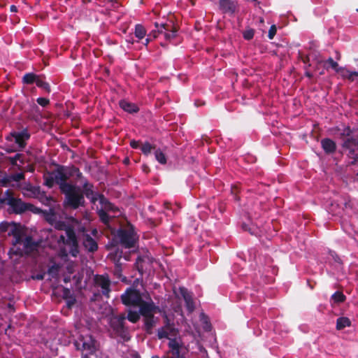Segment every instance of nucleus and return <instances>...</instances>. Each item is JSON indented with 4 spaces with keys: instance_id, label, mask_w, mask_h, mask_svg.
<instances>
[{
    "instance_id": "obj_35",
    "label": "nucleus",
    "mask_w": 358,
    "mask_h": 358,
    "mask_svg": "<svg viewBox=\"0 0 358 358\" xmlns=\"http://www.w3.org/2000/svg\"><path fill=\"white\" fill-rule=\"evenodd\" d=\"M141 261H144L143 259H142L141 257H138L136 261V267H137L138 270L139 271V272H142L143 269V265L141 264Z\"/></svg>"
},
{
    "instance_id": "obj_21",
    "label": "nucleus",
    "mask_w": 358,
    "mask_h": 358,
    "mask_svg": "<svg viewBox=\"0 0 358 358\" xmlns=\"http://www.w3.org/2000/svg\"><path fill=\"white\" fill-rule=\"evenodd\" d=\"M134 34L138 40H141L146 35V30L141 24H136L135 27Z\"/></svg>"
},
{
    "instance_id": "obj_42",
    "label": "nucleus",
    "mask_w": 358,
    "mask_h": 358,
    "mask_svg": "<svg viewBox=\"0 0 358 358\" xmlns=\"http://www.w3.org/2000/svg\"><path fill=\"white\" fill-rule=\"evenodd\" d=\"M349 131H350V129H348L347 131H345L344 134H346L347 135H349Z\"/></svg>"
},
{
    "instance_id": "obj_46",
    "label": "nucleus",
    "mask_w": 358,
    "mask_h": 358,
    "mask_svg": "<svg viewBox=\"0 0 358 358\" xmlns=\"http://www.w3.org/2000/svg\"><path fill=\"white\" fill-rule=\"evenodd\" d=\"M124 259H125V260H128L129 259L127 256L124 257Z\"/></svg>"
},
{
    "instance_id": "obj_22",
    "label": "nucleus",
    "mask_w": 358,
    "mask_h": 358,
    "mask_svg": "<svg viewBox=\"0 0 358 358\" xmlns=\"http://www.w3.org/2000/svg\"><path fill=\"white\" fill-rule=\"evenodd\" d=\"M156 159L162 164L166 163L165 155L159 150H157L155 152Z\"/></svg>"
},
{
    "instance_id": "obj_44",
    "label": "nucleus",
    "mask_w": 358,
    "mask_h": 358,
    "mask_svg": "<svg viewBox=\"0 0 358 358\" xmlns=\"http://www.w3.org/2000/svg\"><path fill=\"white\" fill-rule=\"evenodd\" d=\"M68 269H69V272L70 273H73V270H72L71 268H68Z\"/></svg>"
},
{
    "instance_id": "obj_33",
    "label": "nucleus",
    "mask_w": 358,
    "mask_h": 358,
    "mask_svg": "<svg viewBox=\"0 0 358 358\" xmlns=\"http://www.w3.org/2000/svg\"><path fill=\"white\" fill-rule=\"evenodd\" d=\"M37 102L42 106H45L49 103V100L45 98H38Z\"/></svg>"
},
{
    "instance_id": "obj_24",
    "label": "nucleus",
    "mask_w": 358,
    "mask_h": 358,
    "mask_svg": "<svg viewBox=\"0 0 358 358\" xmlns=\"http://www.w3.org/2000/svg\"><path fill=\"white\" fill-rule=\"evenodd\" d=\"M38 77L36 76L33 73H27L23 77V80L25 83L31 84L36 83V80H37Z\"/></svg>"
},
{
    "instance_id": "obj_41",
    "label": "nucleus",
    "mask_w": 358,
    "mask_h": 358,
    "mask_svg": "<svg viewBox=\"0 0 358 358\" xmlns=\"http://www.w3.org/2000/svg\"><path fill=\"white\" fill-rule=\"evenodd\" d=\"M97 233H98V232H97V230H96V229H93V231H92V234H93V235H94V236H96Z\"/></svg>"
},
{
    "instance_id": "obj_39",
    "label": "nucleus",
    "mask_w": 358,
    "mask_h": 358,
    "mask_svg": "<svg viewBox=\"0 0 358 358\" xmlns=\"http://www.w3.org/2000/svg\"><path fill=\"white\" fill-rule=\"evenodd\" d=\"M10 10H11L12 12H16V11H17V8H16V6H10Z\"/></svg>"
},
{
    "instance_id": "obj_3",
    "label": "nucleus",
    "mask_w": 358,
    "mask_h": 358,
    "mask_svg": "<svg viewBox=\"0 0 358 358\" xmlns=\"http://www.w3.org/2000/svg\"><path fill=\"white\" fill-rule=\"evenodd\" d=\"M0 231H7L9 236H13V247L10 250L11 254L22 256L38 250L39 245L26 236L24 229L20 224L2 222Z\"/></svg>"
},
{
    "instance_id": "obj_9",
    "label": "nucleus",
    "mask_w": 358,
    "mask_h": 358,
    "mask_svg": "<svg viewBox=\"0 0 358 358\" xmlns=\"http://www.w3.org/2000/svg\"><path fill=\"white\" fill-rule=\"evenodd\" d=\"M169 348L173 358H185L181 352L187 348L179 334L169 340Z\"/></svg>"
},
{
    "instance_id": "obj_29",
    "label": "nucleus",
    "mask_w": 358,
    "mask_h": 358,
    "mask_svg": "<svg viewBox=\"0 0 358 358\" xmlns=\"http://www.w3.org/2000/svg\"><path fill=\"white\" fill-rule=\"evenodd\" d=\"M60 266V264H54L50 268H49V273L52 275H55L57 274L59 268Z\"/></svg>"
},
{
    "instance_id": "obj_30",
    "label": "nucleus",
    "mask_w": 358,
    "mask_h": 358,
    "mask_svg": "<svg viewBox=\"0 0 358 358\" xmlns=\"http://www.w3.org/2000/svg\"><path fill=\"white\" fill-rule=\"evenodd\" d=\"M327 63L329 64V66L336 71V72L338 71V69H339L340 67L338 66L337 62H334L333 59L329 58L327 60Z\"/></svg>"
},
{
    "instance_id": "obj_17",
    "label": "nucleus",
    "mask_w": 358,
    "mask_h": 358,
    "mask_svg": "<svg viewBox=\"0 0 358 358\" xmlns=\"http://www.w3.org/2000/svg\"><path fill=\"white\" fill-rule=\"evenodd\" d=\"M124 320V317H120V318H113V320L112 321V326L113 328L116 330L117 333H122L124 334V336L125 337V331L123 328V321Z\"/></svg>"
},
{
    "instance_id": "obj_36",
    "label": "nucleus",
    "mask_w": 358,
    "mask_h": 358,
    "mask_svg": "<svg viewBox=\"0 0 358 358\" xmlns=\"http://www.w3.org/2000/svg\"><path fill=\"white\" fill-rule=\"evenodd\" d=\"M201 319L204 320V322H205L204 328H205V329L206 331L210 330V324H208V322L207 321H206V318H205L204 315H201Z\"/></svg>"
},
{
    "instance_id": "obj_25",
    "label": "nucleus",
    "mask_w": 358,
    "mask_h": 358,
    "mask_svg": "<svg viewBox=\"0 0 358 358\" xmlns=\"http://www.w3.org/2000/svg\"><path fill=\"white\" fill-rule=\"evenodd\" d=\"M36 85L38 87H41V88L45 90L48 92L50 91V86H49V85L47 83H45V81H43V80H41V78H38L37 80H36Z\"/></svg>"
},
{
    "instance_id": "obj_6",
    "label": "nucleus",
    "mask_w": 358,
    "mask_h": 358,
    "mask_svg": "<svg viewBox=\"0 0 358 358\" xmlns=\"http://www.w3.org/2000/svg\"><path fill=\"white\" fill-rule=\"evenodd\" d=\"M29 138V134L27 131L10 133V135L6 137L8 152H15L19 148H24L25 146V142Z\"/></svg>"
},
{
    "instance_id": "obj_8",
    "label": "nucleus",
    "mask_w": 358,
    "mask_h": 358,
    "mask_svg": "<svg viewBox=\"0 0 358 358\" xmlns=\"http://www.w3.org/2000/svg\"><path fill=\"white\" fill-rule=\"evenodd\" d=\"M165 324L159 328L157 331V336L159 339L166 338L169 341L178 336L179 334L178 329L174 327V324L171 322V319L165 314L164 315Z\"/></svg>"
},
{
    "instance_id": "obj_38",
    "label": "nucleus",
    "mask_w": 358,
    "mask_h": 358,
    "mask_svg": "<svg viewBox=\"0 0 358 358\" xmlns=\"http://www.w3.org/2000/svg\"><path fill=\"white\" fill-rule=\"evenodd\" d=\"M74 301L73 300H69L67 303H68V306L70 308L71 307V306L73 304Z\"/></svg>"
},
{
    "instance_id": "obj_43",
    "label": "nucleus",
    "mask_w": 358,
    "mask_h": 358,
    "mask_svg": "<svg viewBox=\"0 0 358 358\" xmlns=\"http://www.w3.org/2000/svg\"><path fill=\"white\" fill-rule=\"evenodd\" d=\"M66 292L70 293V291H69V290H68V289H65V290H64V294H66Z\"/></svg>"
},
{
    "instance_id": "obj_14",
    "label": "nucleus",
    "mask_w": 358,
    "mask_h": 358,
    "mask_svg": "<svg viewBox=\"0 0 358 358\" xmlns=\"http://www.w3.org/2000/svg\"><path fill=\"white\" fill-rule=\"evenodd\" d=\"M95 283L97 286L101 287L103 294L108 296L110 289V280L108 276L106 275H96L94 278Z\"/></svg>"
},
{
    "instance_id": "obj_18",
    "label": "nucleus",
    "mask_w": 358,
    "mask_h": 358,
    "mask_svg": "<svg viewBox=\"0 0 358 358\" xmlns=\"http://www.w3.org/2000/svg\"><path fill=\"white\" fill-rule=\"evenodd\" d=\"M321 143L322 148L327 153H331L336 150L335 143L329 138L322 140Z\"/></svg>"
},
{
    "instance_id": "obj_15",
    "label": "nucleus",
    "mask_w": 358,
    "mask_h": 358,
    "mask_svg": "<svg viewBox=\"0 0 358 358\" xmlns=\"http://www.w3.org/2000/svg\"><path fill=\"white\" fill-rule=\"evenodd\" d=\"M343 78H347L351 81L358 80V72L351 71L343 67H340L336 72Z\"/></svg>"
},
{
    "instance_id": "obj_11",
    "label": "nucleus",
    "mask_w": 358,
    "mask_h": 358,
    "mask_svg": "<svg viewBox=\"0 0 358 358\" xmlns=\"http://www.w3.org/2000/svg\"><path fill=\"white\" fill-rule=\"evenodd\" d=\"M9 203L13 206V209L16 213H22L25 210H31L34 213L38 212V209L37 208L34 207L33 205L30 203H27L21 200L11 199L9 201Z\"/></svg>"
},
{
    "instance_id": "obj_19",
    "label": "nucleus",
    "mask_w": 358,
    "mask_h": 358,
    "mask_svg": "<svg viewBox=\"0 0 358 358\" xmlns=\"http://www.w3.org/2000/svg\"><path fill=\"white\" fill-rule=\"evenodd\" d=\"M120 107L125 111L128 113H135L138 111V107L131 103H129L127 101H121L120 102Z\"/></svg>"
},
{
    "instance_id": "obj_47",
    "label": "nucleus",
    "mask_w": 358,
    "mask_h": 358,
    "mask_svg": "<svg viewBox=\"0 0 358 358\" xmlns=\"http://www.w3.org/2000/svg\"><path fill=\"white\" fill-rule=\"evenodd\" d=\"M3 202V199H0V203Z\"/></svg>"
},
{
    "instance_id": "obj_5",
    "label": "nucleus",
    "mask_w": 358,
    "mask_h": 358,
    "mask_svg": "<svg viewBox=\"0 0 358 358\" xmlns=\"http://www.w3.org/2000/svg\"><path fill=\"white\" fill-rule=\"evenodd\" d=\"M83 191L86 196L90 199L93 203L96 201L99 203L101 206L99 209V215L104 224H108L110 217H117L120 214L119 209L108 202L103 196L94 194L90 184L85 183L83 186Z\"/></svg>"
},
{
    "instance_id": "obj_32",
    "label": "nucleus",
    "mask_w": 358,
    "mask_h": 358,
    "mask_svg": "<svg viewBox=\"0 0 358 358\" xmlns=\"http://www.w3.org/2000/svg\"><path fill=\"white\" fill-rule=\"evenodd\" d=\"M254 36V31L252 29L247 30L244 31L243 36L245 39L250 40Z\"/></svg>"
},
{
    "instance_id": "obj_27",
    "label": "nucleus",
    "mask_w": 358,
    "mask_h": 358,
    "mask_svg": "<svg viewBox=\"0 0 358 358\" xmlns=\"http://www.w3.org/2000/svg\"><path fill=\"white\" fill-rule=\"evenodd\" d=\"M152 149V147L148 143H145L143 144L141 146V150L145 155H148V154L150 153Z\"/></svg>"
},
{
    "instance_id": "obj_2",
    "label": "nucleus",
    "mask_w": 358,
    "mask_h": 358,
    "mask_svg": "<svg viewBox=\"0 0 358 358\" xmlns=\"http://www.w3.org/2000/svg\"><path fill=\"white\" fill-rule=\"evenodd\" d=\"M69 176V171L66 168H59L45 174V184L48 187H52L55 183L58 184L61 191L66 195L65 205L76 209L83 205L85 199L81 188L66 182Z\"/></svg>"
},
{
    "instance_id": "obj_23",
    "label": "nucleus",
    "mask_w": 358,
    "mask_h": 358,
    "mask_svg": "<svg viewBox=\"0 0 358 358\" xmlns=\"http://www.w3.org/2000/svg\"><path fill=\"white\" fill-rule=\"evenodd\" d=\"M140 314L136 311L129 310L127 318L131 322H136L139 320Z\"/></svg>"
},
{
    "instance_id": "obj_20",
    "label": "nucleus",
    "mask_w": 358,
    "mask_h": 358,
    "mask_svg": "<svg viewBox=\"0 0 358 358\" xmlns=\"http://www.w3.org/2000/svg\"><path fill=\"white\" fill-rule=\"evenodd\" d=\"M350 320L348 317H339L336 322V329L338 330L343 329L347 327H350Z\"/></svg>"
},
{
    "instance_id": "obj_37",
    "label": "nucleus",
    "mask_w": 358,
    "mask_h": 358,
    "mask_svg": "<svg viewBox=\"0 0 358 358\" xmlns=\"http://www.w3.org/2000/svg\"><path fill=\"white\" fill-rule=\"evenodd\" d=\"M130 145L133 148H137L138 146V142L135 141H131L130 143Z\"/></svg>"
},
{
    "instance_id": "obj_40",
    "label": "nucleus",
    "mask_w": 358,
    "mask_h": 358,
    "mask_svg": "<svg viewBox=\"0 0 358 358\" xmlns=\"http://www.w3.org/2000/svg\"><path fill=\"white\" fill-rule=\"evenodd\" d=\"M150 38L148 37L145 40L144 45H148V44L150 43Z\"/></svg>"
},
{
    "instance_id": "obj_45",
    "label": "nucleus",
    "mask_w": 358,
    "mask_h": 358,
    "mask_svg": "<svg viewBox=\"0 0 358 358\" xmlns=\"http://www.w3.org/2000/svg\"><path fill=\"white\" fill-rule=\"evenodd\" d=\"M116 255V256H119L120 257H121V255H118V253H117V252L116 253V255Z\"/></svg>"
},
{
    "instance_id": "obj_13",
    "label": "nucleus",
    "mask_w": 358,
    "mask_h": 358,
    "mask_svg": "<svg viewBox=\"0 0 358 358\" xmlns=\"http://www.w3.org/2000/svg\"><path fill=\"white\" fill-rule=\"evenodd\" d=\"M344 147L348 150L350 157L357 160L358 159V141L355 139H348L344 143Z\"/></svg>"
},
{
    "instance_id": "obj_4",
    "label": "nucleus",
    "mask_w": 358,
    "mask_h": 358,
    "mask_svg": "<svg viewBox=\"0 0 358 358\" xmlns=\"http://www.w3.org/2000/svg\"><path fill=\"white\" fill-rule=\"evenodd\" d=\"M122 300L127 306L138 307L140 314L145 317V325L148 328L153 326V315L159 308L150 298L144 299V296L141 295L138 291L129 288L122 295Z\"/></svg>"
},
{
    "instance_id": "obj_28",
    "label": "nucleus",
    "mask_w": 358,
    "mask_h": 358,
    "mask_svg": "<svg viewBox=\"0 0 358 358\" xmlns=\"http://www.w3.org/2000/svg\"><path fill=\"white\" fill-rule=\"evenodd\" d=\"M21 158H22V155L17 154L14 157H11L10 159V163L12 164H13V165H18L17 164V161H20V163L22 164L23 161H22V159Z\"/></svg>"
},
{
    "instance_id": "obj_1",
    "label": "nucleus",
    "mask_w": 358,
    "mask_h": 358,
    "mask_svg": "<svg viewBox=\"0 0 358 358\" xmlns=\"http://www.w3.org/2000/svg\"><path fill=\"white\" fill-rule=\"evenodd\" d=\"M45 219L56 229L64 231V232L56 235L59 237L58 255L61 259L66 260L69 254L73 257H76L78 253L76 231L82 233L83 245L88 251L94 252L97 249L96 241L85 233V228L81 226L78 220L70 218L68 220L69 224L67 225L64 221L61 220V217L54 208L49 209V212L45 215Z\"/></svg>"
},
{
    "instance_id": "obj_16",
    "label": "nucleus",
    "mask_w": 358,
    "mask_h": 358,
    "mask_svg": "<svg viewBox=\"0 0 358 358\" xmlns=\"http://www.w3.org/2000/svg\"><path fill=\"white\" fill-rule=\"evenodd\" d=\"M220 6L223 11L226 13H233L236 8L234 2L231 0H221Z\"/></svg>"
},
{
    "instance_id": "obj_31",
    "label": "nucleus",
    "mask_w": 358,
    "mask_h": 358,
    "mask_svg": "<svg viewBox=\"0 0 358 358\" xmlns=\"http://www.w3.org/2000/svg\"><path fill=\"white\" fill-rule=\"evenodd\" d=\"M276 27L275 25H272L270 29H269V31H268V38L269 39H273L274 36L276 34Z\"/></svg>"
},
{
    "instance_id": "obj_7",
    "label": "nucleus",
    "mask_w": 358,
    "mask_h": 358,
    "mask_svg": "<svg viewBox=\"0 0 358 358\" xmlns=\"http://www.w3.org/2000/svg\"><path fill=\"white\" fill-rule=\"evenodd\" d=\"M115 238L125 248H132L135 247L136 237L132 229L118 230Z\"/></svg>"
},
{
    "instance_id": "obj_26",
    "label": "nucleus",
    "mask_w": 358,
    "mask_h": 358,
    "mask_svg": "<svg viewBox=\"0 0 358 358\" xmlns=\"http://www.w3.org/2000/svg\"><path fill=\"white\" fill-rule=\"evenodd\" d=\"M332 299L336 303L343 302L345 300V296L343 293L337 292L332 295Z\"/></svg>"
},
{
    "instance_id": "obj_10",
    "label": "nucleus",
    "mask_w": 358,
    "mask_h": 358,
    "mask_svg": "<svg viewBox=\"0 0 358 358\" xmlns=\"http://www.w3.org/2000/svg\"><path fill=\"white\" fill-rule=\"evenodd\" d=\"M156 30H153L149 34V37L152 36L153 38H157L158 34H163L165 39L167 41H171L176 36V30L170 29V26L165 24H158L156 22L155 24Z\"/></svg>"
},
{
    "instance_id": "obj_34",
    "label": "nucleus",
    "mask_w": 358,
    "mask_h": 358,
    "mask_svg": "<svg viewBox=\"0 0 358 358\" xmlns=\"http://www.w3.org/2000/svg\"><path fill=\"white\" fill-rule=\"evenodd\" d=\"M13 180L20 181L24 178V175L22 173H15L12 176Z\"/></svg>"
},
{
    "instance_id": "obj_48",
    "label": "nucleus",
    "mask_w": 358,
    "mask_h": 358,
    "mask_svg": "<svg viewBox=\"0 0 358 358\" xmlns=\"http://www.w3.org/2000/svg\"><path fill=\"white\" fill-rule=\"evenodd\" d=\"M357 11H358V9H357Z\"/></svg>"
},
{
    "instance_id": "obj_12",
    "label": "nucleus",
    "mask_w": 358,
    "mask_h": 358,
    "mask_svg": "<svg viewBox=\"0 0 358 358\" xmlns=\"http://www.w3.org/2000/svg\"><path fill=\"white\" fill-rule=\"evenodd\" d=\"M174 292L178 296H182L184 299L187 310L189 312L193 311L194 306L192 296L190 293L188 292L187 289L185 287H180L178 291L175 290Z\"/></svg>"
}]
</instances>
